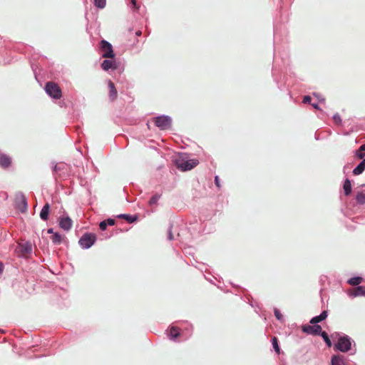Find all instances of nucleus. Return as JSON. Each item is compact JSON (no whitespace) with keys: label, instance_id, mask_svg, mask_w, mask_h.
<instances>
[{"label":"nucleus","instance_id":"nucleus-7","mask_svg":"<svg viewBox=\"0 0 365 365\" xmlns=\"http://www.w3.org/2000/svg\"><path fill=\"white\" fill-rule=\"evenodd\" d=\"M302 330L303 332L313 336L320 335L322 332L321 326L318 324H314L313 326L303 325L302 327Z\"/></svg>","mask_w":365,"mask_h":365},{"label":"nucleus","instance_id":"nucleus-2","mask_svg":"<svg viewBox=\"0 0 365 365\" xmlns=\"http://www.w3.org/2000/svg\"><path fill=\"white\" fill-rule=\"evenodd\" d=\"M45 91L46 93L54 99H60L62 97V91L58 85L53 81L46 83Z\"/></svg>","mask_w":365,"mask_h":365},{"label":"nucleus","instance_id":"nucleus-9","mask_svg":"<svg viewBox=\"0 0 365 365\" xmlns=\"http://www.w3.org/2000/svg\"><path fill=\"white\" fill-rule=\"evenodd\" d=\"M108 86L109 88V98L111 101H114L117 98L118 91L115 87L114 83L110 80L108 81Z\"/></svg>","mask_w":365,"mask_h":365},{"label":"nucleus","instance_id":"nucleus-37","mask_svg":"<svg viewBox=\"0 0 365 365\" xmlns=\"http://www.w3.org/2000/svg\"><path fill=\"white\" fill-rule=\"evenodd\" d=\"M3 269H4V264L2 262H0V274L2 273Z\"/></svg>","mask_w":365,"mask_h":365},{"label":"nucleus","instance_id":"nucleus-29","mask_svg":"<svg viewBox=\"0 0 365 365\" xmlns=\"http://www.w3.org/2000/svg\"><path fill=\"white\" fill-rule=\"evenodd\" d=\"M94 4L98 8L103 9L106 4V0H94Z\"/></svg>","mask_w":365,"mask_h":365},{"label":"nucleus","instance_id":"nucleus-14","mask_svg":"<svg viewBox=\"0 0 365 365\" xmlns=\"http://www.w3.org/2000/svg\"><path fill=\"white\" fill-rule=\"evenodd\" d=\"M50 210V205L48 202H46L44 206L43 207L41 212H40V217L43 220H47L48 217Z\"/></svg>","mask_w":365,"mask_h":365},{"label":"nucleus","instance_id":"nucleus-22","mask_svg":"<svg viewBox=\"0 0 365 365\" xmlns=\"http://www.w3.org/2000/svg\"><path fill=\"white\" fill-rule=\"evenodd\" d=\"M320 336L323 338L328 347H331L332 346V343L326 331H322Z\"/></svg>","mask_w":365,"mask_h":365},{"label":"nucleus","instance_id":"nucleus-1","mask_svg":"<svg viewBox=\"0 0 365 365\" xmlns=\"http://www.w3.org/2000/svg\"><path fill=\"white\" fill-rule=\"evenodd\" d=\"M199 161L196 159L188 160L185 156H180L175 160V165L181 171H187L196 167Z\"/></svg>","mask_w":365,"mask_h":365},{"label":"nucleus","instance_id":"nucleus-13","mask_svg":"<svg viewBox=\"0 0 365 365\" xmlns=\"http://www.w3.org/2000/svg\"><path fill=\"white\" fill-rule=\"evenodd\" d=\"M327 316V311H323L320 315L313 317L309 322L312 324H317V323L324 320Z\"/></svg>","mask_w":365,"mask_h":365},{"label":"nucleus","instance_id":"nucleus-12","mask_svg":"<svg viewBox=\"0 0 365 365\" xmlns=\"http://www.w3.org/2000/svg\"><path fill=\"white\" fill-rule=\"evenodd\" d=\"M101 67L104 71L115 69L117 68L115 63L111 60H104L101 64Z\"/></svg>","mask_w":365,"mask_h":365},{"label":"nucleus","instance_id":"nucleus-5","mask_svg":"<svg viewBox=\"0 0 365 365\" xmlns=\"http://www.w3.org/2000/svg\"><path fill=\"white\" fill-rule=\"evenodd\" d=\"M101 49L103 52L102 56L106 58H113L115 53L113 50L112 45L106 40H102L100 43Z\"/></svg>","mask_w":365,"mask_h":365},{"label":"nucleus","instance_id":"nucleus-4","mask_svg":"<svg viewBox=\"0 0 365 365\" xmlns=\"http://www.w3.org/2000/svg\"><path fill=\"white\" fill-rule=\"evenodd\" d=\"M155 125L160 130H168L171 127V119L168 116L162 115L154 118Z\"/></svg>","mask_w":365,"mask_h":365},{"label":"nucleus","instance_id":"nucleus-30","mask_svg":"<svg viewBox=\"0 0 365 365\" xmlns=\"http://www.w3.org/2000/svg\"><path fill=\"white\" fill-rule=\"evenodd\" d=\"M274 312V316L276 317V318L278 320H282V319L283 316H282V314H281V312H279V309L275 308Z\"/></svg>","mask_w":365,"mask_h":365},{"label":"nucleus","instance_id":"nucleus-10","mask_svg":"<svg viewBox=\"0 0 365 365\" xmlns=\"http://www.w3.org/2000/svg\"><path fill=\"white\" fill-rule=\"evenodd\" d=\"M59 225L62 229L69 230L72 227V220L68 217L61 218Z\"/></svg>","mask_w":365,"mask_h":365},{"label":"nucleus","instance_id":"nucleus-18","mask_svg":"<svg viewBox=\"0 0 365 365\" xmlns=\"http://www.w3.org/2000/svg\"><path fill=\"white\" fill-rule=\"evenodd\" d=\"M343 189L344 190L345 195L348 196L351 194V181L349 179H346L344 185Z\"/></svg>","mask_w":365,"mask_h":365},{"label":"nucleus","instance_id":"nucleus-28","mask_svg":"<svg viewBox=\"0 0 365 365\" xmlns=\"http://www.w3.org/2000/svg\"><path fill=\"white\" fill-rule=\"evenodd\" d=\"M160 198V195L159 194H155L151 198L150 200H149V205H156L158 200Z\"/></svg>","mask_w":365,"mask_h":365},{"label":"nucleus","instance_id":"nucleus-40","mask_svg":"<svg viewBox=\"0 0 365 365\" xmlns=\"http://www.w3.org/2000/svg\"><path fill=\"white\" fill-rule=\"evenodd\" d=\"M48 233H52V232H53V230H52V229H49V230H48Z\"/></svg>","mask_w":365,"mask_h":365},{"label":"nucleus","instance_id":"nucleus-21","mask_svg":"<svg viewBox=\"0 0 365 365\" xmlns=\"http://www.w3.org/2000/svg\"><path fill=\"white\" fill-rule=\"evenodd\" d=\"M354 296H364L365 295V287L359 286L354 289Z\"/></svg>","mask_w":365,"mask_h":365},{"label":"nucleus","instance_id":"nucleus-34","mask_svg":"<svg viewBox=\"0 0 365 365\" xmlns=\"http://www.w3.org/2000/svg\"><path fill=\"white\" fill-rule=\"evenodd\" d=\"M311 97L309 96H305L303 98L304 103H309L311 102Z\"/></svg>","mask_w":365,"mask_h":365},{"label":"nucleus","instance_id":"nucleus-25","mask_svg":"<svg viewBox=\"0 0 365 365\" xmlns=\"http://www.w3.org/2000/svg\"><path fill=\"white\" fill-rule=\"evenodd\" d=\"M272 345H273V347L274 349V351L277 352V354H280V349H279V346L278 345L277 338L276 336L272 337Z\"/></svg>","mask_w":365,"mask_h":365},{"label":"nucleus","instance_id":"nucleus-11","mask_svg":"<svg viewBox=\"0 0 365 365\" xmlns=\"http://www.w3.org/2000/svg\"><path fill=\"white\" fill-rule=\"evenodd\" d=\"M168 334L170 339L175 340L181 335L180 329L178 327L172 326L169 329Z\"/></svg>","mask_w":365,"mask_h":365},{"label":"nucleus","instance_id":"nucleus-3","mask_svg":"<svg viewBox=\"0 0 365 365\" xmlns=\"http://www.w3.org/2000/svg\"><path fill=\"white\" fill-rule=\"evenodd\" d=\"M351 342L348 336H344L339 338L334 348L341 352H347L351 349Z\"/></svg>","mask_w":365,"mask_h":365},{"label":"nucleus","instance_id":"nucleus-32","mask_svg":"<svg viewBox=\"0 0 365 365\" xmlns=\"http://www.w3.org/2000/svg\"><path fill=\"white\" fill-rule=\"evenodd\" d=\"M99 227L101 230H106L107 228V224H106V221L103 220V221L101 222Z\"/></svg>","mask_w":365,"mask_h":365},{"label":"nucleus","instance_id":"nucleus-23","mask_svg":"<svg viewBox=\"0 0 365 365\" xmlns=\"http://www.w3.org/2000/svg\"><path fill=\"white\" fill-rule=\"evenodd\" d=\"M119 218L125 219L129 222H133L136 220L137 217L135 216H130L128 215H120L118 216Z\"/></svg>","mask_w":365,"mask_h":365},{"label":"nucleus","instance_id":"nucleus-16","mask_svg":"<svg viewBox=\"0 0 365 365\" xmlns=\"http://www.w3.org/2000/svg\"><path fill=\"white\" fill-rule=\"evenodd\" d=\"M365 170V158L354 169L353 174L359 175L361 174Z\"/></svg>","mask_w":365,"mask_h":365},{"label":"nucleus","instance_id":"nucleus-41","mask_svg":"<svg viewBox=\"0 0 365 365\" xmlns=\"http://www.w3.org/2000/svg\"><path fill=\"white\" fill-rule=\"evenodd\" d=\"M169 239L170 240H172L173 239V235L170 233V235H169Z\"/></svg>","mask_w":365,"mask_h":365},{"label":"nucleus","instance_id":"nucleus-27","mask_svg":"<svg viewBox=\"0 0 365 365\" xmlns=\"http://www.w3.org/2000/svg\"><path fill=\"white\" fill-rule=\"evenodd\" d=\"M51 239H52V241L53 243L58 244V245L61 244V242L62 241L61 236L58 233H54L51 236Z\"/></svg>","mask_w":365,"mask_h":365},{"label":"nucleus","instance_id":"nucleus-38","mask_svg":"<svg viewBox=\"0 0 365 365\" xmlns=\"http://www.w3.org/2000/svg\"><path fill=\"white\" fill-rule=\"evenodd\" d=\"M141 34H142V32H141L140 31H136V33H135L136 36H140V35H141Z\"/></svg>","mask_w":365,"mask_h":365},{"label":"nucleus","instance_id":"nucleus-20","mask_svg":"<svg viewBox=\"0 0 365 365\" xmlns=\"http://www.w3.org/2000/svg\"><path fill=\"white\" fill-rule=\"evenodd\" d=\"M365 144H363L360 146L359 149L358 150L356 151V156L359 158V159H365L364 157H365Z\"/></svg>","mask_w":365,"mask_h":365},{"label":"nucleus","instance_id":"nucleus-6","mask_svg":"<svg viewBox=\"0 0 365 365\" xmlns=\"http://www.w3.org/2000/svg\"><path fill=\"white\" fill-rule=\"evenodd\" d=\"M96 240V236L94 234L86 233L83 235L79 240V244L83 248L91 247Z\"/></svg>","mask_w":365,"mask_h":365},{"label":"nucleus","instance_id":"nucleus-33","mask_svg":"<svg viewBox=\"0 0 365 365\" xmlns=\"http://www.w3.org/2000/svg\"><path fill=\"white\" fill-rule=\"evenodd\" d=\"M105 221H106V224H107V226H108V225H110V226H112V225H115V220H113V219H110V218H109V219H108V220H105Z\"/></svg>","mask_w":365,"mask_h":365},{"label":"nucleus","instance_id":"nucleus-36","mask_svg":"<svg viewBox=\"0 0 365 365\" xmlns=\"http://www.w3.org/2000/svg\"><path fill=\"white\" fill-rule=\"evenodd\" d=\"M132 5L137 9L138 7L137 6L136 0H130Z\"/></svg>","mask_w":365,"mask_h":365},{"label":"nucleus","instance_id":"nucleus-17","mask_svg":"<svg viewBox=\"0 0 365 365\" xmlns=\"http://www.w3.org/2000/svg\"><path fill=\"white\" fill-rule=\"evenodd\" d=\"M331 365H344V359L343 356L334 355L331 358Z\"/></svg>","mask_w":365,"mask_h":365},{"label":"nucleus","instance_id":"nucleus-35","mask_svg":"<svg viewBox=\"0 0 365 365\" xmlns=\"http://www.w3.org/2000/svg\"><path fill=\"white\" fill-rule=\"evenodd\" d=\"M215 185H216V186L217 187H220V179H219L218 176H215Z\"/></svg>","mask_w":365,"mask_h":365},{"label":"nucleus","instance_id":"nucleus-15","mask_svg":"<svg viewBox=\"0 0 365 365\" xmlns=\"http://www.w3.org/2000/svg\"><path fill=\"white\" fill-rule=\"evenodd\" d=\"M11 158L6 155H1L0 156V165L4 168H8L11 165Z\"/></svg>","mask_w":365,"mask_h":365},{"label":"nucleus","instance_id":"nucleus-26","mask_svg":"<svg viewBox=\"0 0 365 365\" xmlns=\"http://www.w3.org/2000/svg\"><path fill=\"white\" fill-rule=\"evenodd\" d=\"M361 281H362L361 277H356L351 278L348 282L349 284L355 286V285L359 284L361 282Z\"/></svg>","mask_w":365,"mask_h":365},{"label":"nucleus","instance_id":"nucleus-8","mask_svg":"<svg viewBox=\"0 0 365 365\" xmlns=\"http://www.w3.org/2000/svg\"><path fill=\"white\" fill-rule=\"evenodd\" d=\"M32 250L31 244L29 242H25L22 244H19L18 247V252L22 256H26L28 254L31 253Z\"/></svg>","mask_w":365,"mask_h":365},{"label":"nucleus","instance_id":"nucleus-19","mask_svg":"<svg viewBox=\"0 0 365 365\" xmlns=\"http://www.w3.org/2000/svg\"><path fill=\"white\" fill-rule=\"evenodd\" d=\"M18 208L21 212H24L27 210V202L24 197H21L18 205Z\"/></svg>","mask_w":365,"mask_h":365},{"label":"nucleus","instance_id":"nucleus-39","mask_svg":"<svg viewBox=\"0 0 365 365\" xmlns=\"http://www.w3.org/2000/svg\"><path fill=\"white\" fill-rule=\"evenodd\" d=\"M312 106H313L314 108H316V109H318V108H319V107H318V105H317V104H314H314H312Z\"/></svg>","mask_w":365,"mask_h":365},{"label":"nucleus","instance_id":"nucleus-31","mask_svg":"<svg viewBox=\"0 0 365 365\" xmlns=\"http://www.w3.org/2000/svg\"><path fill=\"white\" fill-rule=\"evenodd\" d=\"M333 120L335 123L339 124L341 121L340 116L338 114H336L333 117Z\"/></svg>","mask_w":365,"mask_h":365},{"label":"nucleus","instance_id":"nucleus-24","mask_svg":"<svg viewBox=\"0 0 365 365\" xmlns=\"http://www.w3.org/2000/svg\"><path fill=\"white\" fill-rule=\"evenodd\" d=\"M356 200L359 204H365V194L363 192H359L356 196Z\"/></svg>","mask_w":365,"mask_h":365}]
</instances>
